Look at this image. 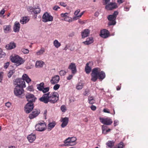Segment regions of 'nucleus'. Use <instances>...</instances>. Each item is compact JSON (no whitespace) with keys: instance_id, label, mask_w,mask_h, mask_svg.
<instances>
[{"instance_id":"27","label":"nucleus","mask_w":148,"mask_h":148,"mask_svg":"<svg viewBox=\"0 0 148 148\" xmlns=\"http://www.w3.org/2000/svg\"><path fill=\"white\" fill-rule=\"evenodd\" d=\"M93 38L91 37L87 38L86 41L83 42V43L86 45H89L93 43Z\"/></svg>"},{"instance_id":"21","label":"nucleus","mask_w":148,"mask_h":148,"mask_svg":"<svg viewBox=\"0 0 148 148\" xmlns=\"http://www.w3.org/2000/svg\"><path fill=\"white\" fill-rule=\"evenodd\" d=\"M40 113V111L36 109L34 110L32 113L29 116L30 119H33L37 116Z\"/></svg>"},{"instance_id":"34","label":"nucleus","mask_w":148,"mask_h":148,"mask_svg":"<svg viewBox=\"0 0 148 148\" xmlns=\"http://www.w3.org/2000/svg\"><path fill=\"white\" fill-rule=\"evenodd\" d=\"M107 148H112L114 146V142L113 141H109L106 143Z\"/></svg>"},{"instance_id":"26","label":"nucleus","mask_w":148,"mask_h":148,"mask_svg":"<svg viewBox=\"0 0 148 148\" xmlns=\"http://www.w3.org/2000/svg\"><path fill=\"white\" fill-rule=\"evenodd\" d=\"M29 141L31 143H32L36 139V136L35 134H31L27 137Z\"/></svg>"},{"instance_id":"45","label":"nucleus","mask_w":148,"mask_h":148,"mask_svg":"<svg viewBox=\"0 0 148 148\" xmlns=\"http://www.w3.org/2000/svg\"><path fill=\"white\" fill-rule=\"evenodd\" d=\"M60 85L58 84H56L54 86L53 89L55 90H57L60 87Z\"/></svg>"},{"instance_id":"16","label":"nucleus","mask_w":148,"mask_h":148,"mask_svg":"<svg viewBox=\"0 0 148 148\" xmlns=\"http://www.w3.org/2000/svg\"><path fill=\"white\" fill-rule=\"evenodd\" d=\"M100 35L102 38H106L110 36V33L108 30L104 29L101 30Z\"/></svg>"},{"instance_id":"43","label":"nucleus","mask_w":148,"mask_h":148,"mask_svg":"<svg viewBox=\"0 0 148 148\" xmlns=\"http://www.w3.org/2000/svg\"><path fill=\"white\" fill-rule=\"evenodd\" d=\"M125 146L124 145L123 143L122 142H121L118 145V148H123Z\"/></svg>"},{"instance_id":"3","label":"nucleus","mask_w":148,"mask_h":148,"mask_svg":"<svg viewBox=\"0 0 148 148\" xmlns=\"http://www.w3.org/2000/svg\"><path fill=\"white\" fill-rule=\"evenodd\" d=\"M59 95L58 92H54L49 93V102L51 103H55L59 99Z\"/></svg>"},{"instance_id":"51","label":"nucleus","mask_w":148,"mask_h":148,"mask_svg":"<svg viewBox=\"0 0 148 148\" xmlns=\"http://www.w3.org/2000/svg\"><path fill=\"white\" fill-rule=\"evenodd\" d=\"M27 90H28L32 91H33V87L32 86H29L27 88Z\"/></svg>"},{"instance_id":"63","label":"nucleus","mask_w":148,"mask_h":148,"mask_svg":"<svg viewBox=\"0 0 148 148\" xmlns=\"http://www.w3.org/2000/svg\"><path fill=\"white\" fill-rule=\"evenodd\" d=\"M129 7H125L124 8V10L126 11H129Z\"/></svg>"},{"instance_id":"25","label":"nucleus","mask_w":148,"mask_h":148,"mask_svg":"<svg viewBox=\"0 0 148 148\" xmlns=\"http://www.w3.org/2000/svg\"><path fill=\"white\" fill-rule=\"evenodd\" d=\"M16 47V45L15 43L11 42L7 45L5 46V48L8 50H10L15 48Z\"/></svg>"},{"instance_id":"31","label":"nucleus","mask_w":148,"mask_h":148,"mask_svg":"<svg viewBox=\"0 0 148 148\" xmlns=\"http://www.w3.org/2000/svg\"><path fill=\"white\" fill-rule=\"evenodd\" d=\"M45 51V49L43 47H42L40 50L36 52V55L37 56L41 55L43 54Z\"/></svg>"},{"instance_id":"48","label":"nucleus","mask_w":148,"mask_h":148,"mask_svg":"<svg viewBox=\"0 0 148 148\" xmlns=\"http://www.w3.org/2000/svg\"><path fill=\"white\" fill-rule=\"evenodd\" d=\"M3 72L0 73V82H1L3 77Z\"/></svg>"},{"instance_id":"22","label":"nucleus","mask_w":148,"mask_h":148,"mask_svg":"<svg viewBox=\"0 0 148 148\" xmlns=\"http://www.w3.org/2000/svg\"><path fill=\"white\" fill-rule=\"evenodd\" d=\"M28 10L30 12L32 13L33 12L35 14H38L40 13L41 11L39 8H33L32 7H29L28 9Z\"/></svg>"},{"instance_id":"57","label":"nucleus","mask_w":148,"mask_h":148,"mask_svg":"<svg viewBox=\"0 0 148 148\" xmlns=\"http://www.w3.org/2000/svg\"><path fill=\"white\" fill-rule=\"evenodd\" d=\"M88 101H89L91 100L95 99L92 96H89L88 98Z\"/></svg>"},{"instance_id":"44","label":"nucleus","mask_w":148,"mask_h":148,"mask_svg":"<svg viewBox=\"0 0 148 148\" xmlns=\"http://www.w3.org/2000/svg\"><path fill=\"white\" fill-rule=\"evenodd\" d=\"M84 13V12H81L80 14L79 15L77 16L74 17L73 18V19L75 20H76L77 19L79 18H80L83 15V14Z\"/></svg>"},{"instance_id":"56","label":"nucleus","mask_w":148,"mask_h":148,"mask_svg":"<svg viewBox=\"0 0 148 148\" xmlns=\"http://www.w3.org/2000/svg\"><path fill=\"white\" fill-rule=\"evenodd\" d=\"M80 10H76L74 12V14L77 16L78 14L80 12Z\"/></svg>"},{"instance_id":"52","label":"nucleus","mask_w":148,"mask_h":148,"mask_svg":"<svg viewBox=\"0 0 148 148\" xmlns=\"http://www.w3.org/2000/svg\"><path fill=\"white\" fill-rule=\"evenodd\" d=\"M60 8L57 5H55L54 6L53 8V10H57L58 9H60Z\"/></svg>"},{"instance_id":"13","label":"nucleus","mask_w":148,"mask_h":148,"mask_svg":"<svg viewBox=\"0 0 148 148\" xmlns=\"http://www.w3.org/2000/svg\"><path fill=\"white\" fill-rule=\"evenodd\" d=\"M100 121L104 124L110 125L112 123V120L109 118H99Z\"/></svg>"},{"instance_id":"62","label":"nucleus","mask_w":148,"mask_h":148,"mask_svg":"<svg viewBox=\"0 0 148 148\" xmlns=\"http://www.w3.org/2000/svg\"><path fill=\"white\" fill-rule=\"evenodd\" d=\"M110 0H103L104 1V5L107 4L110 1Z\"/></svg>"},{"instance_id":"2","label":"nucleus","mask_w":148,"mask_h":148,"mask_svg":"<svg viewBox=\"0 0 148 148\" xmlns=\"http://www.w3.org/2000/svg\"><path fill=\"white\" fill-rule=\"evenodd\" d=\"M118 14V12L117 11H115L114 12L112 15H110L108 16L107 18L110 21L108 23V25L109 26L114 25L116 23V20L117 15Z\"/></svg>"},{"instance_id":"47","label":"nucleus","mask_w":148,"mask_h":148,"mask_svg":"<svg viewBox=\"0 0 148 148\" xmlns=\"http://www.w3.org/2000/svg\"><path fill=\"white\" fill-rule=\"evenodd\" d=\"M5 106L8 108H10L11 106V104L10 102H8L5 103Z\"/></svg>"},{"instance_id":"60","label":"nucleus","mask_w":148,"mask_h":148,"mask_svg":"<svg viewBox=\"0 0 148 148\" xmlns=\"http://www.w3.org/2000/svg\"><path fill=\"white\" fill-rule=\"evenodd\" d=\"M117 1L119 4H120L123 2L124 0H117Z\"/></svg>"},{"instance_id":"6","label":"nucleus","mask_w":148,"mask_h":148,"mask_svg":"<svg viewBox=\"0 0 148 148\" xmlns=\"http://www.w3.org/2000/svg\"><path fill=\"white\" fill-rule=\"evenodd\" d=\"M46 125L43 121L42 122H39L35 127L36 130L41 132L44 131L46 129Z\"/></svg>"},{"instance_id":"9","label":"nucleus","mask_w":148,"mask_h":148,"mask_svg":"<svg viewBox=\"0 0 148 148\" xmlns=\"http://www.w3.org/2000/svg\"><path fill=\"white\" fill-rule=\"evenodd\" d=\"M53 20V16L47 12L45 13L42 16V21L44 22L52 21Z\"/></svg>"},{"instance_id":"53","label":"nucleus","mask_w":148,"mask_h":148,"mask_svg":"<svg viewBox=\"0 0 148 148\" xmlns=\"http://www.w3.org/2000/svg\"><path fill=\"white\" fill-rule=\"evenodd\" d=\"M9 64H10V63H9V62H8L5 63V64L4 65V68H5V69H7L8 67L9 66Z\"/></svg>"},{"instance_id":"28","label":"nucleus","mask_w":148,"mask_h":148,"mask_svg":"<svg viewBox=\"0 0 148 148\" xmlns=\"http://www.w3.org/2000/svg\"><path fill=\"white\" fill-rule=\"evenodd\" d=\"M3 30L5 33L10 32L11 31V25H6L3 26Z\"/></svg>"},{"instance_id":"37","label":"nucleus","mask_w":148,"mask_h":148,"mask_svg":"<svg viewBox=\"0 0 148 148\" xmlns=\"http://www.w3.org/2000/svg\"><path fill=\"white\" fill-rule=\"evenodd\" d=\"M83 84L81 82L77 83L76 86V88L78 90L81 89L83 87Z\"/></svg>"},{"instance_id":"39","label":"nucleus","mask_w":148,"mask_h":148,"mask_svg":"<svg viewBox=\"0 0 148 148\" xmlns=\"http://www.w3.org/2000/svg\"><path fill=\"white\" fill-rule=\"evenodd\" d=\"M5 56V53L4 52H3L2 49L0 48V58L4 57Z\"/></svg>"},{"instance_id":"54","label":"nucleus","mask_w":148,"mask_h":148,"mask_svg":"<svg viewBox=\"0 0 148 148\" xmlns=\"http://www.w3.org/2000/svg\"><path fill=\"white\" fill-rule=\"evenodd\" d=\"M103 111L104 112L107 113H110V112L109 111V110L108 109L104 108L103 110Z\"/></svg>"},{"instance_id":"41","label":"nucleus","mask_w":148,"mask_h":148,"mask_svg":"<svg viewBox=\"0 0 148 148\" xmlns=\"http://www.w3.org/2000/svg\"><path fill=\"white\" fill-rule=\"evenodd\" d=\"M21 51L24 54H27L29 52V51L28 49L24 48H22L21 49Z\"/></svg>"},{"instance_id":"61","label":"nucleus","mask_w":148,"mask_h":148,"mask_svg":"<svg viewBox=\"0 0 148 148\" xmlns=\"http://www.w3.org/2000/svg\"><path fill=\"white\" fill-rule=\"evenodd\" d=\"M5 12V10L4 9H3L2 10H1L0 12V14L3 15V14Z\"/></svg>"},{"instance_id":"55","label":"nucleus","mask_w":148,"mask_h":148,"mask_svg":"<svg viewBox=\"0 0 148 148\" xmlns=\"http://www.w3.org/2000/svg\"><path fill=\"white\" fill-rule=\"evenodd\" d=\"M95 102V99L91 100L90 101H88V103L90 104H92Z\"/></svg>"},{"instance_id":"15","label":"nucleus","mask_w":148,"mask_h":148,"mask_svg":"<svg viewBox=\"0 0 148 148\" xmlns=\"http://www.w3.org/2000/svg\"><path fill=\"white\" fill-rule=\"evenodd\" d=\"M106 5L105 8L107 10H112L117 8L116 3H110Z\"/></svg>"},{"instance_id":"58","label":"nucleus","mask_w":148,"mask_h":148,"mask_svg":"<svg viewBox=\"0 0 148 148\" xmlns=\"http://www.w3.org/2000/svg\"><path fill=\"white\" fill-rule=\"evenodd\" d=\"M73 75H69L67 77V80H70L72 79L73 77Z\"/></svg>"},{"instance_id":"29","label":"nucleus","mask_w":148,"mask_h":148,"mask_svg":"<svg viewBox=\"0 0 148 148\" xmlns=\"http://www.w3.org/2000/svg\"><path fill=\"white\" fill-rule=\"evenodd\" d=\"M90 63L89 62L86 64V66L85 67V71L87 74H89L91 71V68L89 66V64Z\"/></svg>"},{"instance_id":"35","label":"nucleus","mask_w":148,"mask_h":148,"mask_svg":"<svg viewBox=\"0 0 148 148\" xmlns=\"http://www.w3.org/2000/svg\"><path fill=\"white\" fill-rule=\"evenodd\" d=\"M29 19L27 17H23L20 20V22L21 24H24L27 22Z\"/></svg>"},{"instance_id":"7","label":"nucleus","mask_w":148,"mask_h":148,"mask_svg":"<svg viewBox=\"0 0 148 148\" xmlns=\"http://www.w3.org/2000/svg\"><path fill=\"white\" fill-rule=\"evenodd\" d=\"M24 90L22 88L19 86H16L14 89V93L16 96L20 97L23 94Z\"/></svg>"},{"instance_id":"46","label":"nucleus","mask_w":148,"mask_h":148,"mask_svg":"<svg viewBox=\"0 0 148 148\" xmlns=\"http://www.w3.org/2000/svg\"><path fill=\"white\" fill-rule=\"evenodd\" d=\"M61 110L62 112H65L66 110V107L65 106H62L61 107Z\"/></svg>"},{"instance_id":"59","label":"nucleus","mask_w":148,"mask_h":148,"mask_svg":"<svg viewBox=\"0 0 148 148\" xmlns=\"http://www.w3.org/2000/svg\"><path fill=\"white\" fill-rule=\"evenodd\" d=\"M118 124V121L117 120H115L114 121V126H116Z\"/></svg>"},{"instance_id":"32","label":"nucleus","mask_w":148,"mask_h":148,"mask_svg":"<svg viewBox=\"0 0 148 148\" xmlns=\"http://www.w3.org/2000/svg\"><path fill=\"white\" fill-rule=\"evenodd\" d=\"M44 64V62L42 61H37L36 62V66L38 68H41L43 66Z\"/></svg>"},{"instance_id":"33","label":"nucleus","mask_w":148,"mask_h":148,"mask_svg":"<svg viewBox=\"0 0 148 148\" xmlns=\"http://www.w3.org/2000/svg\"><path fill=\"white\" fill-rule=\"evenodd\" d=\"M56 123L55 121H53L51 123H50L48 124V129L51 130L56 125Z\"/></svg>"},{"instance_id":"5","label":"nucleus","mask_w":148,"mask_h":148,"mask_svg":"<svg viewBox=\"0 0 148 148\" xmlns=\"http://www.w3.org/2000/svg\"><path fill=\"white\" fill-rule=\"evenodd\" d=\"M76 138L74 137H69L64 141V143L65 146H72L75 145V141Z\"/></svg>"},{"instance_id":"8","label":"nucleus","mask_w":148,"mask_h":148,"mask_svg":"<svg viewBox=\"0 0 148 148\" xmlns=\"http://www.w3.org/2000/svg\"><path fill=\"white\" fill-rule=\"evenodd\" d=\"M44 84L42 82L36 85L37 89L40 91H42L43 93L48 92L49 90V88L47 87H44Z\"/></svg>"},{"instance_id":"12","label":"nucleus","mask_w":148,"mask_h":148,"mask_svg":"<svg viewBox=\"0 0 148 148\" xmlns=\"http://www.w3.org/2000/svg\"><path fill=\"white\" fill-rule=\"evenodd\" d=\"M49 92L43 94L39 100L45 103H47L49 102Z\"/></svg>"},{"instance_id":"18","label":"nucleus","mask_w":148,"mask_h":148,"mask_svg":"<svg viewBox=\"0 0 148 148\" xmlns=\"http://www.w3.org/2000/svg\"><path fill=\"white\" fill-rule=\"evenodd\" d=\"M68 69L71 71L72 74H75L77 72L76 67L75 63H71L69 65Z\"/></svg>"},{"instance_id":"23","label":"nucleus","mask_w":148,"mask_h":148,"mask_svg":"<svg viewBox=\"0 0 148 148\" xmlns=\"http://www.w3.org/2000/svg\"><path fill=\"white\" fill-rule=\"evenodd\" d=\"M90 33V31L88 29H85L81 33L82 38H84L88 36Z\"/></svg>"},{"instance_id":"50","label":"nucleus","mask_w":148,"mask_h":148,"mask_svg":"<svg viewBox=\"0 0 148 148\" xmlns=\"http://www.w3.org/2000/svg\"><path fill=\"white\" fill-rule=\"evenodd\" d=\"M90 108L92 110L95 111L96 110L97 108L95 106L92 105L90 107Z\"/></svg>"},{"instance_id":"11","label":"nucleus","mask_w":148,"mask_h":148,"mask_svg":"<svg viewBox=\"0 0 148 148\" xmlns=\"http://www.w3.org/2000/svg\"><path fill=\"white\" fill-rule=\"evenodd\" d=\"M25 97L27 101H28V103H34L37 99V98L32 94L28 93Z\"/></svg>"},{"instance_id":"19","label":"nucleus","mask_w":148,"mask_h":148,"mask_svg":"<svg viewBox=\"0 0 148 148\" xmlns=\"http://www.w3.org/2000/svg\"><path fill=\"white\" fill-rule=\"evenodd\" d=\"M69 118L67 117L64 118H62L60 120L61 122H62L61 126L62 127H66L68 124L69 122Z\"/></svg>"},{"instance_id":"30","label":"nucleus","mask_w":148,"mask_h":148,"mask_svg":"<svg viewBox=\"0 0 148 148\" xmlns=\"http://www.w3.org/2000/svg\"><path fill=\"white\" fill-rule=\"evenodd\" d=\"M23 79L24 81H25L27 83H29L31 82V79L26 74H24L22 76Z\"/></svg>"},{"instance_id":"14","label":"nucleus","mask_w":148,"mask_h":148,"mask_svg":"<svg viewBox=\"0 0 148 148\" xmlns=\"http://www.w3.org/2000/svg\"><path fill=\"white\" fill-rule=\"evenodd\" d=\"M34 103H27L25 106V111L27 113H29L33 109Z\"/></svg>"},{"instance_id":"17","label":"nucleus","mask_w":148,"mask_h":148,"mask_svg":"<svg viewBox=\"0 0 148 148\" xmlns=\"http://www.w3.org/2000/svg\"><path fill=\"white\" fill-rule=\"evenodd\" d=\"M68 13H61L60 15V16L62 18L61 19V20L69 22H71V18L68 16Z\"/></svg>"},{"instance_id":"36","label":"nucleus","mask_w":148,"mask_h":148,"mask_svg":"<svg viewBox=\"0 0 148 148\" xmlns=\"http://www.w3.org/2000/svg\"><path fill=\"white\" fill-rule=\"evenodd\" d=\"M53 44L54 46L57 48H59L61 45L60 43L57 40H55L54 41Z\"/></svg>"},{"instance_id":"49","label":"nucleus","mask_w":148,"mask_h":148,"mask_svg":"<svg viewBox=\"0 0 148 148\" xmlns=\"http://www.w3.org/2000/svg\"><path fill=\"white\" fill-rule=\"evenodd\" d=\"M60 4L61 5L64 7H66L67 6L66 4L65 3L63 2H60Z\"/></svg>"},{"instance_id":"42","label":"nucleus","mask_w":148,"mask_h":148,"mask_svg":"<svg viewBox=\"0 0 148 148\" xmlns=\"http://www.w3.org/2000/svg\"><path fill=\"white\" fill-rule=\"evenodd\" d=\"M66 73V71L64 70H61L59 72V74L61 76L64 75Z\"/></svg>"},{"instance_id":"64","label":"nucleus","mask_w":148,"mask_h":148,"mask_svg":"<svg viewBox=\"0 0 148 148\" xmlns=\"http://www.w3.org/2000/svg\"><path fill=\"white\" fill-rule=\"evenodd\" d=\"M47 110H46L44 111V116L45 117L47 115Z\"/></svg>"},{"instance_id":"20","label":"nucleus","mask_w":148,"mask_h":148,"mask_svg":"<svg viewBox=\"0 0 148 148\" xmlns=\"http://www.w3.org/2000/svg\"><path fill=\"white\" fill-rule=\"evenodd\" d=\"M60 79V77L58 75H56L52 77L50 80V82L52 84H54L58 82Z\"/></svg>"},{"instance_id":"38","label":"nucleus","mask_w":148,"mask_h":148,"mask_svg":"<svg viewBox=\"0 0 148 148\" xmlns=\"http://www.w3.org/2000/svg\"><path fill=\"white\" fill-rule=\"evenodd\" d=\"M90 93L89 90L88 89H86L84 90L83 95L84 96H88L90 94Z\"/></svg>"},{"instance_id":"40","label":"nucleus","mask_w":148,"mask_h":148,"mask_svg":"<svg viewBox=\"0 0 148 148\" xmlns=\"http://www.w3.org/2000/svg\"><path fill=\"white\" fill-rule=\"evenodd\" d=\"M15 71L14 70H12L10 71L8 73V76L9 78H10L12 75L14 73Z\"/></svg>"},{"instance_id":"24","label":"nucleus","mask_w":148,"mask_h":148,"mask_svg":"<svg viewBox=\"0 0 148 148\" xmlns=\"http://www.w3.org/2000/svg\"><path fill=\"white\" fill-rule=\"evenodd\" d=\"M20 28V24L18 22H16L13 27V30L15 32H18Z\"/></svg>"},{"instance_id":"10","label":"nucleus","mask_w":148,"mask_h":148,"mask_svg":"<svg viewBox=\"0 0 148 148\" xmlns=\"http://www.w3.org/2000/svg\"><path fill=\"white\" fill-rule=\"evenodd\" d=\"M15 85H17L16 86H19L23 88L26 87L25 82L23 79L21 78H17L14 81Z\"/></svg>"},{"instance_id":"1","label":"nucleus","mask_w":148,"mask_h":148,"mask_svg":"<svg viewBox=\"0 0 148 148\" xmlns=\"http://www.w3.org/2000/svg\"><path fill=\"white\" fill-rule=\"evenodd\" d=\"M91 76V80L95 82L97 79L101 80L103 79L105 77L106 75L103 71H100L99 68H96L92 69Z\"/></svg>"},{"instance_id":"4","label":"nucleus","mask_w":148,"mask_h":148,"mask_svg":"<svg viewBox=\"0 0 148 148\" xmlns=\"http://www.w3.org/2000/svg\"><path fill=\"white\" fill-rule=\"evenodd\" d=\"M10 59L11 61L15 63L17 66L23 64L24 62L23 59L18 55L12 57Z\"/></svg>"}]
</instances>
